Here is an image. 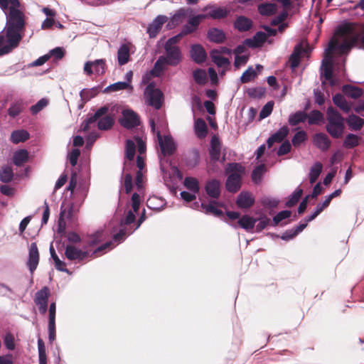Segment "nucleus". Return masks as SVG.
<instances>
[{"label": "nucleus", "mask_w": 364, "mask_h": 364, "mask_svg": "<svg viewBox=\"0 0 364 364\" xmlns=\"http://www.w3.org/2000/svg\"><path fill=\"white\" fill-rule=\"evenodd\" d=\"M18 0H0V8L6 15L5 30L7 41L11 46H18L23 38L26 21L20 9Z\"/></svg>", "instance_id": "f257e3e1"}, {"label": "nucleus", "mask_w": 364, "mask_h": 364, "mask_svg": "<svg viewBox=\"0 0 364 364\" xmlns=\"http://www.w3.org/2000/svg\"><path fill=\"white\" fill-rule=\"evenodd\" d=\"M327 132L334 139L342 136L345 129V119L333 107H328L326 110Z\"/></svg>", "instance_id": "f03ea898"}, {"label": "nucleus", "mask_w": 364, "mask_h": 364, "mask_svg": "<svg viewBox=\"0 0 364 364\" xmlns=\"http://www.w3.org/2000/svg\"><path fill=\"white\" fill-rule=\"evenodd\" d=\"M146 103L159 109L162 106L163 93L159 88H156L155 82H150L145 88L144 92Z\"/></svg>", "instance_id": "7ed1b4c3"}, {"label": "nucleus", "mask_w": 364, "mask_h": 364, "mask_svg": "<svg viewBox=\"0 0 364 364\" xmlns=\"http://www.w3.org/2000/svg\"><path fill=\"white\" fill-rule=\"evenodd\" d=\"M231 173L226 181L225 187L229 192L236 193L241 188V176L236 171H242V166L237 163L229 164Z\"/></svg>", "instance_id": "20e7f679"}, {"label": "nucleus", "mask_w": 364, "mask_h": 364, "mask_svg": "<svg viewBox=\"0 0 364 364\" xmlns=\"http://www.w3.org/2000/svg\"><path fill=\"white\" fill-rule=\"evenodd\" d=\"M119 124L127 129H132L140 124L139 116L132 109H124L122 112Z\"/></svg>", "instance_id": "39448f33"}, {"label": "nucleus", "mask_w": 364, "mask_h": 364, "mask_svg": "<svg viewBox=\"0 0 364 364\" xmlns=\"http://www.w3.org/2000/svg\"><path fill=\"white\" fill-rule=\"evenodd\" d=\"M166 55L164 60L166 65L176 66L182 61V53L179 46H168L164 45Z\"/></svg>", "instance_id": "423d86ee"}, {"label": "nucleus", "mask_w": 364, "mask_h": 364, "mask_svg": "<svg viewBox=\"0 0 364 364\" xmlns=\"http://www.w3.org/2000/svg\"><path fill=\"white\" fill-rule=\"evenodd\" d=\"M50 289L48 287H43L36 291L34 298V303L38 306L41 314L44 315L48 311V298Z\"/></svg>", "instance_id": "0eeeda50"}, {"label": "nucleus", "mask_w": 364, "mask_h": 364, "mask_svg": "<svg viewBox=\"0 0 364 364\" xmlns=\"http://www.w3.org/2000/svg\"><path fill=\"white\" fill-rule=\"evenodd\" d=\"M359 38V35L357 34L350 38V41H345L342 43H338L334 40H331L328 43L327 53L332 50H337L341 53H345L350 50V49L357 43Z\"/></svg>", "instance_id": "6e6552de"}, {"label": "nucleus", "mask_w": 364, "mask_h": 364, "mask_svg": "<svg viewBox=\"0 0 364 364\" xmlns=\"http://www.w3.org/2000/svg\"><path fill=\"white\" fill-rule=\"evenodd\" d=\"M156 136L163 156L171 155L173 154L176 146L172 138L169 136L162 137L160 131L156 132Z\"/></svg>", "instance_id": "1a4fd4ad"}, {"label": "nucleus", "mask_w": 364, "mask_h": 364, "mask_svg": "<svg viewBox=\"0 0 364 364\" xmlns=\"http://www.w3.org/2000/svg\"><path fill=\"white\" fill-rule=\"evenodd\" d=\"M39 263V252L36 242H31L28 247V258L26 265L33 275Z\"/></svg>", "instance_id": "9d476101"}, {"label": "nucleus", "mask_w": 364, "mask_h": 364, "mask_svg": "<svg viewBox=\"0 0 364 364\" xmlns=\"http://www.w3.org/2000/svg\"><path fill=\"white\" fill-rule=\"evenodd\" d=\"M218 205L222 206L223 205L215 200H211L208 204L204 203L199 204L198 202L193 203L194 208L200 206L204 210L205 214H211L215 217L221 218L223 216V212L217 208Z\"/></svg>", "instance_id": "9b49d317"}, {"label": "nucleus", "mask_w": 364, "mask_h": 364, "mask_svg": "<svg viewBox=\"0 0 364 364\" xmlns=\"http://www.w3.org/2000/svg\"><path fill=\"white\" fill-rule=\"evenodd\" d=\"M168 20L164 15L157 16L147 28V33L151 38H155L161 30V28Z\"/></svg>", "instance_id": "f8f14e48"}, {"label": "nucleus", "mask_w": 364, "mask_h": 364, "mask_svg": "<svg viewBox=\"0 0 364 364\" xmlns=\"http://www.w3.org/2000/svg\"><path fill=\"white\" fill-rule=\"evenodd\" d=\"M65 255L69 260L82 261L87 257L88 252L85 250L78 249L72 245H68L65 247Z\"/></svg>", "instance_id": "ddd939ff"}, {"label": "nucleus", "mask_w": 364, "mask_h": 364, "mask_svg": "<svg viewBox=\"0 0 364 364\" xmlns=\"http://www.w3.org/2000/svg\"><path fill=\"white\" fill-rule=\"evenodd\" d=\"M321 73L326 80H330L333 77V56L330 53H326L322 60Z\"/></svg>", "instance_id": "4468645a"}, {"label": "nucleus", "mask_w": 364, "mask_h": 364, "mask_svg": "<svg viewBox=\"0 0 364 364\" xmlns=\"http://www.w3.org/2000/svg\"><path fill=\"white\" fill-rule=\"evenodd\" d=\"M220 187V182L218 179H211L206 182L205 191L209 197L213 199H218L221 193Z\"/></svg>", "instance_id": "2eb2a0df"}, {"label": "nucleus", "mask_w": 364, "mask_h": 364, "mask_svg": "<svg viewBox=\"0 0 364 364\" xmlns=\"http://www.w3.org/2000/svg\"><path fill=\"white\" fill-rule=\"evenodd\" d=\"M127 235L126 228H121L117 234H114L112 237V240L109 242H107L105 244L99 246L93 252V254L97 253L99 252H102L107 248L110 247L113 243H116L118 245L124 240L125 236Z\"/></svg>", "instance_id": "dca6fc26"}, {"label": "nucleus", "mask_w": 364, "mask_h": 364, "mask_svg": "<svg viewBox=\"0 0 364 364\" xmlns=\"http://www.w3.org/2000/svg\"><path fill=\"white\" fill-rule=\"evenodd\" d=\"M255 198L252 195L247 191H242L237 198L236 205L238 208L242 209L250 208L253 205Z\"/></svg>", "instance_id": "f3484780"}, {"label": "nucleus", "mask_w": 364, "mask_h": 364, "mask_svg": "<svg viewBox=\"0 0 364 364\" xmlns=\"http://www.w3.org/2000/svg\"><path fill=\"white\" fill-rule=\"evenodd\" d=\"M190 53L193 61L198 64L204 63L207 58L204 48L200 44L193 45L191 48Z\"/></svg>", "instance_id": "a211bd4d"}, {"label": "nucleus", "mask_w": 364, "mask_h": 364, "mask_svg": "<svg viewBox=\"0 0 364 364\" xmlns=\"http://www.w3.org/2000/svg\"><path fill=\"white\" fill-rule=\"evenodd\" d=\"M221 143L218 136L211 138L209 148L210 159L212 161H218L220 157Z\"/></svg>", "instance_id": "6ab92c4d"}, {"label": "nucleus", "mask_w": 364, "mask_h": 364, "mask_svg": "<svg viewBox=\"0 0 364 364\" xmlns=\"http://www.w3.org/2000/svg\"><path fill=\"white\" fill-rule=\"evenodd\" d=\"M313 144L321 151H326L329 149L331 141L325 133H316L313 136Z\"/></svg>", "instance_id": "aec40b11"}, {"label": "nucleus", "mask_w": 364, "mask_h": 364, "mask_svg": "<svg viewBox=\"0 0 364 364\" xmlns=\"http://www.w3.org/2000/svg\"><path fill=\"white\" fill-rule=\"evenodd\" d=\"M289 129L287 126H283L279 128L274 134L271 135L267 141V145L271 147L274 143L282 142L288 135Z\"/></svg>", "instance_id": "412c9836"}, {"label": "nucleus", "mask_w": 364, "mask_h": 364, "mask_svg": "<svg viewBox=\"0 0 364 364\" xmlns=\"http://www.w3.org/2000/svg\"><path fill=\"white\" fill-rule=\"evenodd\" d=\"M188 9L180 8L171 17L170 21L166 24V28L171 30L174 28L181 21V18L185 17L188 14Z\"/></svg>", "instance_id": "4be33fe9"}, {"label": "nucleus", "mask_w": 364, "mask_h": 364, "mask_svg": "<svg viewBox=\"0 0 364 364\" xmlns=\"http://www.w3.org/2000/svg\"><path fill=\"white\" fill-rule=\"evenodd\" d=\"M234 27L240 32L247 31L252 27V21L244 16H240L235 19Z\"/></svg>", "instance_id": "5701e85b"}, {"label": "nucleus", "mask_w": 364, "mask_h": 364, "mask_svg": "<svg viewBox=\"0 0 364 364\" xmlns=\"http://www.w3.org/2000/svg\"><path fill=\"white\" fill-rule=\"evenodd\" d=\"M207 37L210 42L215 43H223L226 38L224 31L217 28H210L208 31Z\"/></svg>", "instance_id": "b1692460"}, {"label": "nucleus", "mask_w": 364, "mask_h": 364, "mask_svg": "<svg viewBox=\"0 0 364 364\" xmlns=\"http://www.w3.org/2000/svg\"><path fill=\"white\" fill-rule=\"evenodd\" d=\"M257 222V219L255 218L252 216H250L248 215H243L239 220H238V225L239 226L245 230L247 232H252L255 226V223Z\"/></svg>", "instance_id": "393cba45"}, {"label": "nucleus", "mask_w": 364, "mask_h": 364, "mask_svg": "<svg viewBox=\"0 0 364 364\" xmlns=\"http://www.w3.org/2000/svg\"><path fill=\"white\" fill-rule=\"evenodd\" d=\"M345 122L347 123L349 129L353 131L360 130L364 125V119L354 114H350L345 119Z\"/></svg>", "instance_id": "a878e982"}, {"label": "nucleus", "mask_w": 364, "mask_h": 364, "mask_svg": "<svg viewBox=\"0 0 364 364\" xmlns=\"http://www.w3.org/2000/svg\"><path fill=\"white\" fill-rule=\"evenodd\" d=\"M129 48L127 44H122L117 50V60L119 65L127 64L129 61Z\"/></svg>", "instance_id": "bb28decb"}, {"label": "nucleus", "mask_w": 364, "mask_h": 364, "mask_svg": "<svg viewBox=\"0 0 364 364\" xmlns=\"http://www.w3.org/2000/svg\"><path fill=\"white\" fill-rule=\"evenodd\" d=\"M342 91L346 96L355 100L360 97L363 93L361 88L351 85H343Z\"/></svg>", "instance_id": "cd10ccee"}, {"label": "nucleus", "mask_w": 364, "mask_h": 364, "mask_svg": "<svg viewBox=\"0 0 364 364\" xmlns=\"http://www.w3.org/2000/svg\"><path fill=\"white\" fill-rule=\"evenodd\" d=\"M308 117L304 111H297L295 113L289 114L288 118V123L290 126H296L299 123L304 122Z\"/></svg>", "instance_id": "c85d7f7f"}, {"label": "nucleus", "mask_w": 364, "mask_h": 364, "mask_svg": "<svg viewBox=\"0 0 364 364\" xmlns=\"http://www.w3.org/2000/svg\"><path fill=\"white\" fill-rule=\"evenodd\" d=\"M194 131L196 135L200 139H203L208 134V127L205 122L202 118H198L195 120Z\"/></svg>", "instance_id": "c756f323"}, {"label": "nucleus", "mask_w": 364, "mask_h": 364, "mask_svg": "<svg viewBox=\"0 0 364 364\" xmlns=\"http://www.w3.org/2000/svg\"><path fill=\"white\" fill-rule=\"evenodd\" d=\"M228 11L225 8L211 6L209 7V11L206 16L213 19H221L228 16Z\"/></svg>", "instance_id": "7c9ffc66"}, {"label": "nucleus", "mask_w": 364, "mask_h": 364, "mask_svg": "<svg viewBox=\"0 0 364 364\" xmlns=\"http://www.w3.org/2000/svg\"><path fill=\"white\" fill-rule=\"evenodd\" d=\"M28 160V152L26 149H19L14 154L13 161L16 166H21Z\"/></svg>", "instance_id": "2f4dec72"}, {"label": "nucleus", "mask_w": 364, "mask_h": 364, "mask_svg": "<svg viewBox=\"0 0 364 364\" xmlns=\"http://www.w3.org/2000/svg\"><path fill=\"white\" fill-rule=\"evenodd\" d=\"M277 4L274 3H264L258 5L257 9L262 16H272L277 12Z\"/></svg>", "instance_id": "473e14b6"}, {"label": "nucleus", "mask_w": 364, "mask_h": 364, "mask_svg": "<svg viewBox=\"0 0 364 364\" xmlns=\"http://www.w3.org/2000/svg\"><path fill=\"white\" fill-rule=\"evenodd\" d=\"M210 57L213 62L219 68L228 66L230 65L229 59L221 56L220 55V52L218 50H211Z\"/></svg>", "instance_id": "72a5a7b5"}, {"label": "nucleus", "mask_w": 364, "mask_h": 364, "mask_svg": "<svg viewBox=\"0 0 364 364\" xmlns=\"http://www.w3.org/2000/svg\"><path fill=\"white\" fill-rule=\"evenodd\" d=\"M30 134L29 133L24 129H18L12 132L11 134V141L14 144H18L20 142H23L29 139Z\"/></svg>", "instance_id": "f704fd0d"}, {"label": "nucleus", "mask_w": 364, "mask_h": 364, "mask_svg": "<svg viewBox=\"0 0 364 364\" xmlns=\"http://www.w3.org/2000/svg\"><path fill=\"white\" fill-rule=\"evenodd\" d=\"M333 103L346 113L350 111V106L348 104L346 98L340 93L333 96Z\"/></svg>", "instance_id": "c9c22d12"}, {"label": "nucleus", "mask_w": 364, "mask_h": 364, "mask_svg": "<svg viewBox=\"0 0 364 364\" xmlns=\"http://www.w3.org/2000/svg\"><path fill=\"white\" fill-rule=\"evenodd\" d=\"M323 166L321 162H315L310 168L309 173V183H314L322 171Z\"/></svg>", "instance_id": "e433bc0d"}, {"label": "nucleus", "mask_w": 364, "mask_h": 364, "mask_svg": "<svg viewBox=\"0 0 364 364\" xmlns=\"http://www.w3.org/2000/svg\"><path fill=\"white\" fill-rule=\"evenodd\" d=\"M360 137L355 134H348L346 135L345 139L343 141V147L346 149H353L360 144Z\"/></svg>", "instance_id": "4c0bfd02"}, {"label": "nucleus", "mask_w": 364, "mask_h": 364, "mask_svg": "<svg viewBox=\"0 0 364 364\" xmlns=\"http://www.w3.org/2000/svg\"><path fill=\"white\" fill-rule=\"evenodd\" d=\"M353 31V27L351 23H346L338 25L335 31V34L339 36L347 38Z\"/></svg>", "instance_id": "58836bf2"}, {"label": "nucleus", "mask_w": 364, "mask_h": 364, "mask_svg": "<svg viewBox=\"0 0 364 364\" xmlns=\"http://www.w3.org/2000/svg\"><path fill=\"white\" fill-rule=\"evenodd\" d=\"M183 184L191 192L194 193H198L199 192L200 186L197 178L191 176L186 177Z\"/></svg>", "instance_id": "ea45409f"}, {"label": "nucleus", "mask_w": 364, "mask_h": 364, "mask_svg": "<svg viewBox=\"0 0 364 364\" xmlns=\"http://www.w3.org/2000/svg\"><path fill=\"white\" fill-rule=\"evenodd\" d=\"M114 123V121L112 116L105 115L98 120L97 127L100 130H108L112 127Z\"/></svg>", "instance_id": "a19ab883"}, {"label": "nucleus", "mask_w": 364, "mask_h": 364, "mask_svg": "<svg viewBox=\"0 0 364 364\" xmlns=\"http://www.w3.org/2000/svg\"><path fill=\"white\" fill-rule=\"evenodd\" d=\"M303 193V190L298 187L289 196V199L287 200L285 205L288 208H291L297 203Z\"/></svg>", "instance_id": "79ce46f5"}, {"label": "nucleus", "mask_w": 364, "mask_h": 364, "mask_svg": "<svg viewBox=\"0 0 364 364\" xmlns=\"http://www.w3.org/2000/svg\"><path fill=\"white\" fill-rule=\"evenodd\" d=\"M193 77L196 83L198 85H205L208 80L205 70L200 68H197L193 71Z\"/></svg>", "instance_id": "37998d69"}, {"label": "nucleus", "mask_w": 364, "mask_h": 364, "mask_svg": "<svg viewBox=\"0 0 364 364\" xmlns=\"http://www.w3.org/2000/svg\"><path fill=\"white\" fill-rule=\"evenodd\" d=\"M306 119L310 125L318 124L323 119V114L319 110H312Z\"/></svg>", "instance_id": "c03bdc74"}, {"label": "nucleus", "mask_w": 364, "mask_h": 364, "mask_svg": "<svg viewBox=\"0 0 364 364\" xmlns=\"http://www.w3.org/2000/svg\"><path fill=\"white\" fill-rule=\"evenodd\" d=\"M329 204L325 200L323 203H319L317 204L315 210L309 216L306 217L304 220L306 222H311L314 220L318 215H319L325 208H326Z\"/></svg>", "instance_id": "a18cd8bd"}, {"label": "nucleus", "mask_w": 364, "mask_h": 364, "mask_svg": "<svg viewBox=\"0 0 364 364\" xmlns=\"http://www.w3.org/2000/svg\"><path fill=\"white\" fill-rule=\"evenodd\" d=\"M265 171V167L264 165H259L256 166L251 174V178L255 183H259L261 182L263 173Z\"/></svg>", "instance_id": "49530a36"}, {"label": "nucleus", "mask_w": 364, "mask_h": 364, "mask_svg": "<svg viewBox=\"0 0 364 364\" xmlns=\"http://www.w3.org/2000/svg\"><path fill=\"white\" fill-rule=\"evenodd\" d=\"M38 350L39 364H47L46 346L44 341L41 338L38 339Z\"/></svg>", "instance_id": "de8ad7c7"}, {"label": "nucleus", "mask_w": 364, "mask_h": 364, "mask_svg": "<svg viewBox=\"0 0 364 364\" xmlns=\"http://www.w3.org/2000/svg\"><path fill=\"white\" fill-rule=\"evenodd\" d=\"M130 87L128 82H117L105 88L104 92L126 90Z\"/></svg>", "instance_id": "09e8293b"}, {"label": "nucleus", "mask_w": 364, "mask_h": 364, "mask_svg": "<svg viewBox=\"0 0 364 364\" xmlns=\"http://www.w3.org/2000/svg\"><path fill=\"white\" fill-rule=\"evenodd\" d=\"M14 177L13 170L9 166H4L0 171V180L4 183L10 182Z\"/></svg>", "instance_id": "8fccbe9b"}, {"label": "nucleus", "mask_w": 364, "mask_h": 364, "mask_svg": "<svg viewBox=\"0 0 364 364\" xmlns=\"http://www.w3.org/2000/svg\"><path fill=\"white\" fill-rule=\"evenodd\" d=\"M135 150L136 146L134 142L131 139H127L125 144V154L127 159L129 161H132L134 159Z\"/></svg>", "instance_id": "3c124183"}, {"label": "nucleus", "mask_w": 364, "mask_h": 364, "mask_svg": "<svg viewBox=\"0 0 364 364\" xmlns=\"http://www.w3.org/2000/svg\"><path fill=\"white\" fill-rule=\"evenodd\" d=\"M307 139L306 132L304 130L297 132L291 139L292 144L294 146H299Z\"/></svg>", "instance_id": "603ef678"}, {"label": "nucleus", "mask_w": 364, "mask_h": 364, "mask_svg": "<svg viewBox=\"0 0 364 364\" xmlns=\"http://www.w3.org/2000/svg\"><path fill=\"white\" fill-rule=\"evenodd\" d=\"M48 104V100L46 98H42L38 101L35 105H32L30 108V111L32 114H36L41 112L44 107Z\"/></svg>", "instance_id": "864d4df0"}, {"label": "nucleus", "mask_w": 364, "mask_h": 364, "mask_svg": "<svg viewBox=\"0 0 364 364\" xmlns=\"http://www.w3.org/2000/svg\"><path fill=\"white\" fill-rule=\"evenodd\" d=\"M256 75L255 70L252 67H249L240 77V80L242 83H247L253 80Z\"/></svg>", "instance_id": "5fc2aeb1"}, {"label": "nucleus", "mask_w": 364, "mask_h": 364, "mask_svg": "<svg viewBox=\"0 0 364 364\" xmlns=\"http://www.w3.org/2000/svg\"><path fill=\"white\" fill-rule=\"evenodd\" d=\"M291 215V210H285L279 212L275 216L273 217V226H277L282 220L289 218Z\"/></svg>", "instance_id": "6e6d98bb"}, {"label": "nucleus", "mask_w": 364, "mask_h": 364, "mask_svg": "<svg viewBox=\"0 0 364 364\" xmlns=\"http://www.w3.org/2000/svg\"><path fill=\"white\" fill-rule=\"evenodd\" d=\"M208 16L205 14H198L196 16H194L193 17H191L188 20L187 23L189 24L194 30H197L198 27L200 23V21L205 18H207Z\"/></svg>", "instance_id": "4d7b16f0"}, {"label": "nucleus", "mask_w": 364, "mask_h": 364, "mask_svg": "<svg viewBox=\"0 0 364 364\" xmlns=\"http://www.w3.org/2000/svg\"><path fill=\"white\" fill-rule=\"evenodd\" d=\"M257 219L258 223L256 225V232H257L262 231L270 223V219L265 215H262Z\"/></svg>", "instance_id": "13d9d810"}, {"label": "nucleus", "mask_w": 364, "mask_h": 364, "mask_svg": "<svg viewBox=\"0 0 364 364\" xmlns=\"http://www.w3.org/2000/svg\"><path fill=\"white\" fill-rule=\"evenodd\" d=\"M93 67L97 75H102L105 73V60L97 59L94 60Z\"/></svg>", "instance_id": "bf43d9fd"}, {"label": "nucleus", "mask_w": 364, "mask_h": 364, "mask_svg": "<svg viewBox=\"0 0 364 364\" xmlns=\"http://www.w3.org/2000/svg\"><path fill=\"white\" fill-rule=\"evenodd\" d=\"M274 107V102L273 101H269L265 104V105L262 108L260 112H259V118L260 119H264L267 117H269L272 110Z\"/></svg>", "instance_id": "052dcab7"}, {"label": "nucleus", "mask_w": 364, "mask_h": 364, "mask_svg": "<svg viewBox=\"0 0 364 364\" xmlns=\"http://www.w3.org/2000/svg\"><path fill=\"white\" fill-rule=\"evenodd\" d=\"M22 111V105L20 102H15L10 105L8 113L10 117H15Z\"/></svg>", "instance_id": "680f3d73"}, {"label": "nucleus", "mask_w": 364, "mask_h": 364, "mask_svg": "<svg viewBox=\"0 0 364 364\" xmlns=\"http://www.w3.org/2000/svg\"><path fill=\"white\" fill-rule=\"evenodd\" d=\"M4 343L5 347L9 350H13L15 348L14 338L11 333H6L4 337Z\"/></svg>", "instance_id": "e2e57ef3"}, {"label": "nucleus", "mask_w": 364, "mask_h": 364, "mask_svg": "<svg viewBox=\"0 0 364 364\" xmlns=\"http://www.w3.org/2000/svg\"><path fill=\"white\" fill-rule=\"evenodd\" d=\"M108 110L109 107L107 106H103L97 109L93 114L90 115V117L92 118V121L96 122L97 119L105 117L108 112Z\"/></svg>", "instance_id": "0e129e2a"}, {"label": "nucleus", "mask_w": 364, "mask_h": 364, "mask_svg": "<svg viewBox=\"0 0 364 364\" xmlns=\"http://www.w3.org/2000/svg\"><path fill=\"white\" fill-rule=\"evenodd\" d=\"M102 237V231H97L94 234L91 235L87 243L89 246H93L101 241Z\"/></svg>", "instance_id": "69168bd1"}, {"label": "nucleus", "mask_w": 364, "mask_h": 364, "mask_svg": "<svg viewBox=\"0 0 364 364\" xmlns=\"http://www.w3.org/2000/svg\"><path fill=\"white\" fill-rule=\"evenodd\" d=\"M291 144L289 141H284L279 147L277 150V155L278 156H284L291 151Z\"/></svg>", "instance_id": "338daca9"}, {"label": "nucleus", "mask_w": 364, "mask_h": 364, "mask_svg": "<svg viewBox=\"0 0 364 364\" xmlns=\"http://www.w3.org/2000/svg\"><path fill=\"white\" fill-rule=\"evenodd\" d=\"M301 62V58L296 56L295 54H291L288 63L290 65V68L292 72H294L296 69L298 68Z\"/></svg>", "instance_id": "774afa93"}]
</instances>
